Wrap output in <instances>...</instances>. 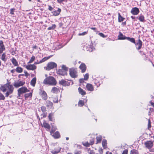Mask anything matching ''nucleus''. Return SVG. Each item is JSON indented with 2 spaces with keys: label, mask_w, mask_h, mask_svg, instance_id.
I'll return each mask as SVG.
<instances>
[{
  "label": "nucleus",
  "mask_w": 154,
  "mask_h": 154,
  "mask_svg": "<svg viewBox=\"0 0 154 154\" xmlns=\"http://www.w3.org/2000/svg\"><path fill=\"white\" fill-rule=\"evenodd\" d=\"M0 89L4 92H6L5 95L6 97H7L10 94L13 93L14 88L13 86L10 84L9 83H7L4 85H1Z\"/></svg>",
  "instance_id": "obj_1"
},
{
  "label": "nucleus",
  "mask_w": 154,
  "mask_h": 154,
  "mask_svg": "<svg viewBox=\"0 0 154 154\" xmlns=\"http://www.w3.org/2000/svg\"><path fill=\"white\" fill-rule=\"evenodd\" d=\"M43 83L45 84L51 85H55L57 84L55 79L52 76H49L45 79Z\"/></svg>",
  "instance_id": "obj_2"
},
{
  "label": "nucleus",
  "mask_w": 154,
  "mask_h": 154,
  "mask_svg": "<svg viewBox=\"0 0 154 154\" xmlns=\"http://www.w3.org/2000/svg\"><path fill=\"white\" fill-rule=\"evenodd\" d=\"M57 66L56 63L54 62H50L48 63L46 67H45L44 69L48 70H50V69L56 67Z\"/></svg>",
  "instance_id": "obj_3"
},
{
  "label": "nucleus",
  "mask_w": 154,
  "mask_h": 154,
  "mask_svg": "<svg viewBox=\"0 0 154 154\" xmlns=\"http://www.w3.org/2000/svg\"><path fill=\"white\" fill-rule=\"evenodd\" d=\"M69 72V75L71 77L75 78L77 77V72L76 69L73 68L70 69Z\"/></svg>",
  "instance_id": "obj_4"
},
{
  "label": "nucleus",
  "mask_w": 154,
  "mask_h": 154,
  "mask_svg": "<svg viewBox=\"0 0 154 154\" xmlns=\"http://www.w3.org/2000/svg\"><path fill=\"white\" fill-rule=\"evenodd\" d=\"M145 145L146 147L149 149L150 152L154 151V149H151L153 145V143L152 142L150 141H147L145 143Z\"/></svg>",
  "instance_id": "obj_5"
},
{
  "label": "nucleus",
  "mask_w": 154,
  "mask_h": 154,
  "mask_svg": "<svg viewBox=\"0 0 154 154\" xmlns=\"http://www.w3.org/2000/svg\"><path fill=\"white\" fill-rule=\"evenodd\" d=\"M29 91V90L26 87H24L19 88L18 90V94L20 96L21 94L25 93Z\"/></svg>",
  "instance_id": "obj_6"
},
{
  "label": "nucleus",
  "mask_w": 154,
  "mask_h": 154,
  "mask_svg": "<svg viewBox=\"0 0 154 154\" xmlns=\"http://www.w3.org/2000/svg\"><path fill=\"white\" fill-rule=\"evenodd\" d=\"M25 83V82L23 81H18L15 82L13 84V85L16 88H18L20 86L23 85Z\"/></svg>",
  "instance_id": "obj_7"
},
{
  "label": "nucleus",
  "mask_w": 154,
  "mask_h": 154,
  "mask_svg": "<svg viewBox=\"0 0 154 154\" xmlns=\"http://www.w3.org/2000/svg\"><path fill=\"white\" fill-rule=\"evenodd\" d=\"M26 68L28 70H33L36 69V66L34 64H29L26 65Z\"/></svg>",
  "instance_id": "obj_8"
},
{
  "label": "nucleus",
  "mask_w": 154,
  "mask_h": 154,
  "mask_svg": "<svg viewBox=\"0 0 154 154\" xmlns=\"http://www.w3.org/2000/svg\"><path fill=\"white\" fill-rule=\"evenodd\" d=\"M131 12L134 15H137L139 12V10L138 8L135 7L132 9Z\"/></svg>",
  "instance_id": "obj_9"
},
{
  "label": "nucleus",
  "mask_w": 154,
  "mask_h": 154,
  "mask_svg": "<svg viewBox=\"0 0 154 154\" xmlns=\"http://www.w3.org/2000/svg\"><path fill=\"white\" fill-rule=\"evenodd\" d=\"M39 94L45 100H46L47 99V95L45 91H41L39 92Z\"/></svg>",
  "instance_id": "obj_10"
},
{
  "label": "nucleus",
  "mask_w": 154,
  "mask_h": 154,
  "mask_svg": "<svg viewBox=\"0 0 154 154\" xmlns=\"http://www.w3.org/2000/svg\"><path fill=\"white\" fill-rule=\"evenodd\" d=\"M137 49L138 50L140 49L142 47V42L139 39L137 43H135Z\"/></svg>",
  "instance_id": "obj_11"
},
{
  "label": "nucleus",
  "mask_w": 154,
  "mask_h": 154,
  "mask_svg": "<svg viewBox=\"0 0 154 154\" xmlns=\"http://www.w3.org/2000/svg\"><path fill=\"white\" fill-rule=\"evenodd\" d=\"M57 73L62 75H67V72L65 71H63V69H59L57 71Z\"/></svg>",
  "instance_id": "obj_12"
},
{
  "label": "nucleus",
  "mask_w": 154,
  "mask_h": 154,
  "mask_svg": "<svg viewBox=\"0 0 154 154\" xmlns=\"http://www.w3.org/2000/svg\"><path fill=\"white\" fill-rule=\"evenodd\" d=\"M87 89L90 91H93L94 90V87L93 85L90 84H88L86 85Z\"/></svg>",
  "instance_id": "obj_13"
},
{
  "label": "nucleus",
  "mask_w": 154,
  "mask_h": 154,
  "mask_svg": "<svg viewBox=\"0 0 154 154\" xmlns=\"http://www.w3.org/2000/svg\"><path fill=\"white\" fill-rule=\"evenodd\" d=\"M79 68L81 70V72H84L86 70V66L84 63H82L80 66Z\"/></svg>",
  "instance_id": "obj_14"
},
{
  "label": "nucleus",
  "mask_w": 154,
  "mask_h": 154,
  "mask_svg": "<svg viewBox=\"0 0 154 154\" xmlns=\"http://www.w3.org/2000/svg\"><path fill=\"white\" fill-rule=\"evenodd\" d=\"M118 39L120 40H123L126 39L127 37H125V36L122 33L120 32H119V35L118 36Z\"/></svg>",
  "instance_id": "obj_15"
},
{
  "label": "nucleus",
  "mask_w": 154,
  "mask_h": 154,
  "mask_svg": "<svg viewBox=\"0 0 154 154\" xmlns=\"http://www.w3.org/2000/svg\"><path fill=\"white\" fill-rule=\"evenodd\" d=\"M59 91V89L56 87H53L51 90V92L54 93H57Z\"/></svg>",
  "instance_id": "obj_16"
},
{
  "label": "nucleus",
  "mask_w": 154,
  "mask_h": 154,
  "mask_svg": "<svg viewBox=\"0 0 154 154\" xmlns=\"http://www.w3.org/2000/svg\"><path fill=\"white\" fill-rule=\"evenodd\" d=\"M61 11V9L58 8V10L57 11H55L52 12V13L54 15L57 16L60 13Z\"/></svg>",
  "instance_id": "obj_17"
},
{
  "label": "nucleus",
  "mask_w": 154,
  "mask_h": 154,
  "mask_svg": "<svg viewBox=\"0 0 154 154\" xmlns=\"http://www.w3.org/2000/svg\"><path fill=\"white\" fill-rule=\"evenodd\" d=\"M42 126L45 128L49 129L50 128V125L45 122H44L42 124Z\"/></svg>",
  "instance_id": "obj_18"
},
{
  "label": "nucleus",
  "mask_w": 154,
  "mask_h": 154,
  "mask_svg": "<svg viewBox=\"0 0 154 154\" xmlns=\"http://www.w3.org/2000/svg\"><path fill=\"white\" fill-rule=\"evenodd\" d=\"M11 61L13 64L16 66H18V64L17 61L14 58H13L11 60Z\"/></svg>",
  "instance_id": "obj_19"
},
{
  "label": "nucleus",
  "mask_w": 154,
  "mask_h": 154,
  "mask_svg": "<svg viewBox=\"0 0 154 154\" xmlns=\"http://www.w3.org/2000/svg\"><path fill=\"white\" fill-rule=\"evenodd\" d=\"M36 80V79L35 77L33 78L31 81L30 84L33 87L35 85Z\"/></svg>",
  "instance_id": "obj_20"
},
{
  "label": "nucleus",
  "mask_w": 154,
  "mask_h": 154,
  "mask_svg": "<svg viewBox=\"0 0 154 154\" xmlns=\"http://www.w3.org/2000/svg\"><path fill=\"white\" fill-rule=\"evenodd\" d=\"M60 148L59 147H58L56 149L52 150L51 152L53 154H56L60 152Z\"/></svg>",
  "instance_id": "obj_21"
},
{
  "label": "nucleus",
  "mask_w": 154,
  "mask_h": 154,
  "mask_svg": "<svg viewBox=\"0 0 154 154\" xmlns=\"http://www.w3.org/2000/svg\"><path fill=\"white\" fill-rule=\"evenodd\" d=\"M78 91L79 93L82 95H85L86 94L85 92V91L82 89L80 88H79Z\"/></svg>",
  "instance_id": "obj_22"
},
{
  "label": "nucleus",
  "mask_w": 154,
  "mask_h": 154,
  "mask_svg": "<svg viewBox=\"0 0 154 154\" xmlns=\"http://www.w3.org/2000/svg\"><path fill=\"white\" fill-rule=\"evenodd\" d=\"M53 137L55 138H58L60 137V134L58 131L56 132L53 135Z\"/></svg>",
  "instance_id": "obj_23"
},
{
  "label": "nucleus",
  "mask_w": 154,
  "mask_h": 154,
  "mask_svg": "<svg viewBox=\"0 0 154 154\" xmlns=\"http://www.w3.org/2000/svg\"><path fill=\"white\" fill-rule=\"evenodd\" d=\"M46 103H47V106L48 107L50 108L52 107V105H53V103L51 102L50 101H46Z\"/></svg>",
  "instance_id": "obj_24"
},
{
  "label": "nucleus",
  "mask_w": 154,
  "mask_h": 154,
  "mask_svg": "<svg viewBox=\"0 0 154 154\" xmlns=\"http://www.w3.org/2000/svg\"><path fill=\"white\" fill-rule=\"evenodd\" d=\"M102 145L104 149L106 148V140H103L102 142Z\"/></svg>",
  "instance_id": "obj_25"
},
{
  "label": "nucleus",
  "mask_w": 154,
  "mask_h": 154,
  "mask_svg": "<svg viewBox=\"0 0 154 154\" xmlns=\"http://www.w3.org/2000/svg\"><path fill=\"white\" fill-rule=\"evenodd\" d=\"M124 18L122 17L120 14L118 13V21L119 22H121L123 21Z\"/></svg>",
  "instance_id": "obj_26"
},
{
  "label": "nucleus",
  "mask_w": 154,
  "mask_h": 154,
  "mask_svg": "<svg viewBox=\"0 0 154 154\" xmlns=\"http://www.w3.org/2000/svg\"><path fill=\"white\" fill-rule=\"evenodd\" d=\"M51 56H50L48 57H45L43 58L42 60L40 61V63H42V62H45V61L47 60L50 57H51Z\"/></svg>",
  "instance_id": "obj_27"
},
{
  "label": "nucleus",
  "mask_w": 154,
  "mask_h": 154,
  "mask_svg": "<svg viewBox=\"0 0 154 154\" xmlns=\"http://www.w3.org/2000/svg\"><path fill=\"white\" fill-rule=\"evenodd\" d=\"M59 83L60 84L63 86H65L66 85V81L63 79L59 81Z\"/></svg>",
  "instance_id": "obj_28"
},
{
  "label": "nucleus",
  "mask_w": 154,
  "mask_h": 154,
  "mask_svg": "<svg viewBox=\"0 0 154 154\" xmlns=\"http://www.w3.org/2000/svg\"><path fill=\"white\" fill-rule=\"evenodd\" d=\"M16 71L18 73H21L23 72V69L21 67H18L16 69Z\"/></svg>",
  "instance_id": "obj_29"
},
{
  "label": "nucleus",
  "mask_w": 154,
  "mask_h": 154,
  "mask_svg": "<svg viewBox=\"0 0 154 154\" xmlns=\"http://www.w3.org/2000/svg\"><path fill=\"white\" fill-rule=\"evenodd\" d=\"M84 104V102L82 100H79L78 103V106H79L82 107L83 106Z\"/></svg>",
  "instance_id": "obj_30"
},
{
  "label": "nucleus",
  "mask_w": 154,
  "mask_h": 154,
  "mask_svg": "<svg viewBox=\"0 0 154 154\" xmlns=\"http://www.w3.org/2000/svg\"><path fill=\"white\" fill-rule=\"evenodd\" d=\"M96 139L97 140V143H100L102 140V136L100 135L97 136Z\"/></svg>",
  "instance_id": "obj_31"
},
{
  "label": "nucleus",
  "mask_w": 154,
  "mask_h": 154,
  "mask_svg": "<svg viewBox=\"0 0 154 154\" xmlns=\"http://www.w3.org/2000/svg\"><path fill=\"white\" fill-rule=\"evenodd\" d=\"M61 68L63 71H65L66 72L68 70V68L65 65H62L61 66Z\"/></svg>",
  "instance_id": "obj_32"
},
{
  "label": "nucleus",
  "mask_w": 154,
  "mask_h": 154,
  "mask_svg": "<svg viewBox=\"0 0 154 154\" xmlns=\"http://www.w3.org/2000/svg\"><path fill=\"white\" fill-rule=\"evenodd\" d=\"M126 39H127L128 40L130 41V42H133L134 43H135V40L133 38H131L129 37H127V38Z\"/></svg>",
  "instance_id": "obj_33"
},
{
  "label": "nucleus",
  "mask_w": 154,
  "mask_h": 154,
  "mask_svg": "<svg viewBox=\"0 0 154 154\" xmlns=\"http://www.w3.org/2000/svg\"><path fill=\"white\" fill-rule=\"evenodd\" d=\"M139 19L141 22H143L144 20V17L142 15H140L139 16Z\"/></svg>",
  "instance_id": "obj_34"
},
{
  "label": "nucleus",
  "mask_w": 154,
  "mask_h": 154,
  "mask_svg": "<svg viewBox=\"0 0 154 154\" xmlns=\"http://www.w3.org/2000/svg\"><path fill=\"white\" fill-rule=\"evenodd\" d=\"M130 154H139L137 150L133 149L131 150Z\"/></svg>",
  "instance_id": "obj_35"
},
{
  "label": "nucleus",
  "mask_w": 154,
  "mask_h": 154,
  "mask_svg": "<svg viewBox=\"0 0 154 154\" xmlns=\"http://www.w3.org/2000/svg\"><path fill=\"white\" fill-rule=\"evenodd\" d=\"M35 56H32L30 58V60L28 62L29 63H32L35 60Z\"/></svg>",
  "instance_id": "obj_36"
},
{
  "label": "nucleus",
  "mask_w": 154,
  "mask_h": 154,
  "mask_svg": "<svg viewBox=\"0 0 154 154\" xmlns=\"http://www.w3.org/2000/svg\"><path fill=\"white\" fill-rule=\"evenodd\" d=\"M56 27V26L55 24H53L51 26L49 27L48 29V30H50L51 29H53L55 28Z\"/></svg>",
  "instance_id": "obj_37"
},
{
  "label": "nucleus",
  "mask_w": 154,
  "mask_h": 154,
  "mask_svg": "<svg viewBox=\"0 0 154 154\" xmlns=\"http://www.w3.org/2000/svg\"><path fill=\"white\" fill-rule=\"evenodd\" d=\"M32 96V93H30L29 94H25V97L26 98H27L29 97H31Z\"/></svg>",
  "instance_id": "obj_38"
},
{
  "label": "nucleus",
  "mask_w": 154,
  "mask_h": 154,
  "mask_svg": "<svg viewBox=\"0 0 154 154\" xmlns=\"http://www.w3.org/2000/svg\"><path fill=\"white\" fill-rule=\"evenodd\" d=\"M82 144L85 146L86 147L89 146L90 145V143H89L88 142H83L82 143Z\"/></svg>",
  "instance_id": "obj_39"
},
{
  "label": "nucleus",
  "mask_w": 154,
  "mask_h": 154,
  "mask_svg": "<svg viewBox=\"0 0 154 154\" xmlns=\"http://www.w3.org/2000/svg\"><path fill=\"white\" fill-rule=\"evenodd\" d=\"M89 78V75L88 73H86L84 76V79L85 80H87Z\"/></svg>",
  "instance_id": "obj_40"
},
{
  "label": "nucleus",
  "mask_w": 154,
  "mask_h": 154,
  "mask_svg": "<svg viewBox=\"0 0 154 154\" xmlns=\"http://www.w3.org/2000/svg\"><path fill=\"white\" fill-rule=\"evenodd\" d=\"M5 53H3L2 55V57H1V59L4 61H5Z\"/></svg>",
  "instance_id": "obj_41"
},
{
  "label": "nucleus",
  "mask_w": 154,
  "mask_h": 154,
  "mask_svg": "<svg viewBox=\"0 0 154 154\" xmlns=\"http://www.w3.org/2000/svg\"><path fill=\"white\" fill-rule=\"evenodd\" d=\"M5 99L4 95L2 93H0V100H4Z\"/></svg>",
  "instance_id": "obj_42"
},
{
  "label": "nucleus",
  "mask_w": 154,
  "mask_h": 154,
  "mask_svg": "<svg viewBox=\"0 0 154 154\" xmlns=\"http://www.w3.org/2000/svg\"><path fill=\"white\" fill-rule=\"evenodd\" d=\"M53 116V114L52 113H50L48 116V118L49 119L50 121H52V117Z\"/></svg>",
  "instance_id": "obj_43"
},
{
  "label": "nucleus",
  "mask_w": 154,
  "mask_h": 154,
  "mask_svg": "<svg viewBox=\"0 0 154 154\" xmlns=\"http://www.w3.org/2000/svg\"><path fill=\"white\" fill-rule=\"evenodd\" d=\"M88 152L89 154H95V152L93 150L89 149L88 151Z\"/></svg>",
  "instance_id": "obj_44"
},
{
  "label": "nucleus",
  "mask_w": 154,
  "mask_h": 154,
  "mask_svg": "<svg viewBox=\"0 0 154 154\" xmlns=\"http://www.w3.org/2000/svg\"><path fill=\"white\" fill-rule=\"evenodd\" d=\"M67 0H57V2L59 3H62L63 2H66Z\"/></svg>",
  "instance_id": "obj_45"
},
{
  "label": "nucleus",
  "mask_w": 154,
  "mask_h": 154,
  "mask_svg": "<svg viewBox=\"0 0 154 154\" xmlns=\"http://www.w3.org/2000/svg\"><path fill=\"white\" fill-rule=\"evenodd\" d=\"M94 49V48L92 46H90L89 47V48L88 49V50L90 51H92Z\"/></svg>",
  "instance_id": "obj_46"
},
{
  "label": "nucleus",
  "mask_w": 154,
  "mask_h": 154,
  "mask_svg": "<svg viewBox=\"0 0 154 154\" xmlns=\"http://www.w3.org/2000/svg\"><path fill=\"white\" fill-rule=\"evenodd\" d=\"M98 34L100 36L103 38H105L106 37V36H105L103 33L101 32L99 33Z\"/></svg>",
  "instance_id": "obj_47"
},
{
  "label": "nucleus",
  "mask_w": 154,
  "mask_h": 154,
  "mask_svg": "<svg viewBox=\"0 0 154 154\" xmlns=\"http://www.w3.org/2000/svg\"><path fill=\"white\" fill-rule=\"evenodd\" d=\"M53 102L54 103H57L58 102V98L57 97H55L54 99H53Z\"/></svg>",
  "instance_id": "obj_48"
},
{
  "label": "nucleus",
  "mask_w": 154,
  "mask_h": 154,
  "mask_svg": "<svg viewBox=\"0 0 154 154\" xmlns=\"http://www.w3.org/2000/svg\"><path fill=\"white\" fill-rule=\"evenodd\" d=\"M87 32H83L82 33H80L79 34V35H85L87 34Z\"/></svg>",
  "instance_id": "obj_49"
},
{
  "label": "nucleus",
  "mask_w": 154,
  "mask_h": 154,
  "mask_svg": "<svg viewBox=\"0 0 154 154\" xmlns=\"http://www.w3.org/2000/svg\"><path fill=\"white\" fill-rule=\"evenodd\" d=\"M41 110L43 112H45L46 111V109L45 107L44 106H42L41 108Z\"/></svg>",
  "instance_id": "obj_50"
},
{
  "label": "nucleus",
  "mask_w": 154,
  "mask_h": 154,
  "mask_svg": "<svg viewBox=\"0 0 154 154\" xmlns=\"http://www.w3.org/2000/svg\"><path fill=\"white\" fill-rule=\"evenodd\" d=\"M95 83L96 85L97 86V87H98L99 86H100V83L99 82H98L97 81H96L95 82Z\"/></svg>",
  "instance_id": "obj_51"
},
{
  "label": "nucleus",
  "mask_w": 154,
  "mask_h": 154,
  "mask_svg": "<svg viewBox=\"0 0 154 154\" xmlns=\"http://www.w3.org/2000/svg\"><path fill=\"white\" fill-rule=\"evenodd\" d=\"M15 10V9L14 8H12L10 10L11 11H10V14H14V12Z\"/></svg>",
  "instance_id": "obj_52"
},
{
  "label": "nucleus",
  "mask_w": 154,
  "mask_h": 154,
  "mask_svg": "<svg viewBox=\"0 0 154 154\" xmlns=\"http://www.w3.org/2000/svg\"><path fill=\"white\" fill-rule=\"evenodd\" d=\"M151 127L150 121L149 120H148V128L149 129Z\"/></svg>",
  "instance_id": "obj_53"
},
{
  "label": "nucleus",
  "mask_w": 154,
  "mask_h": 154,
  "mask_svg": "<svg viewBox=\"0 0 154 154\" xmlns=\"http://www.w3.org/2000/svg\"><path fill=\"white\" fill-rule=\"evenodd\" d=\"M128 150H125L124 151L122 154H127Z\"/></svg>",
  "instance_id": "obj_54"
},
{
  "label": "nucleus",
  "mask_w": 154,
  "mask_h": 154,
  "mask_svg": "<svg viewBox=\"0 0 154 154\" xmlns=\"http://www.w3.org/2000/svg\"><path fill=\"white\" fill-rule=\"evenodd\" d=\"M24 73L25 74V76H27L29 75V74L26 71H24Z\"/></svg>",
  "instance_id": "obj_55"
},
{
  "label": "nucleus",
  "mask_w": 154,
  "mask_h": 154,
  "mask_svg": "<svg viewBox=\"0 0 154 154\" xmlns=\"http://www.w3.org/2000/svg\"><path fill=\"white\" fill-rule=\"evenodd\" d=\"M94 140L93 139H92V141L90 142V145H93V143H94Z\"/></svg>",
  "instance_id": "obj_56"
},
{
  "label": "nucleus",
  "mask_w": 154,
  "mask_h": 154,
  "mask_svg": "<svg viewBox=\"0 0 154 154\" xmlns=\"http://www.w3.org/2000/svg\"><path fill=\"white\" fill-rule=\"evenodd\" d=\"M84 79H79V81L80 83H82L84 82Z\"/></svg>",
  "instance_id": "obj_57"
},
{
  "label": "nucleus",
  "mask_w": 154,
  "mask_h": 154,
  "mask_svg": "<svg viewBox=\"0 0 154 154\" xmlns=\"http://www.w3.org/2000/svg\"><path fill=\"white\" fill-rule=\"evenodd\" d=\"M48 9L50 11H52L53 9V8L50 6H48Z\"/></svg>",
  "instance_id": "obj_58"
},
{
  "label": "nucleus",
  "mask_w": 154,
  "mask_h": 154,
  "mask_svg": "<svg viewBox=\"0 0 154 154\" xmlns=\"http://www.w3.org/2000/svg\"><path fill=\"white\" fill-rule=\"evenodd\" d=\"M40 63V61L38 62H35L34 63V64H39V63Z\"/></svg>",
  "instance_id": "obj_59"
},
{
  "label": "nucleus",
  "mask_w": 154,
  "mask_h": 154,
  "mask_svg": "<svg viewBox=\"0 0 154 154\" xmlns=\"http://www.w3.org/2000/svg\"><path fill=\"white\" fill-rule=\"evenodd\" d=\"M14 71H15L14 69H12L11 71V72L12 73H13L14 72Z\"/></svg>",
  "instance_id": "obj_60"
},
{
  "label": "nucleus",
  "mask_w": 154,
  "mask_h": 154,
  "mask_svg": "<svg viewBox=\"0 0 154 154\" xmlns=\"http://www.w3.org/2000/svg\"><path fill=\"white\" fill-rule=\"evenodd\" d=\"M54 131V130H51L50 131V133H51V134L53 133Z\"/></svg>",
  "instance_id": "obj_61"
},
{
  "label": "nucleus",
  "mask_w": 154,
  "mask_h": 154,
  "mask_svg": "<svg viewBox=\"0 0 154 154\" xmlns=\"http://www.w3.org/2000/svg\"><path fill=\"white\" fill-rule=\"evenodd\" d=\"M151 105L153 106H154V103H152V102H151Z\"/></svg>",
  "instance_id": "obj_62"
},
{
  "label": "nucleus",
  "mask_w": 154,
  "mask_h": 154,
  "mask_svg": "<svg viewBox=\"0 0 154 154\" xmlns=\"http://www.w3.org/2000/svg\"><path fill=\"white\" fill-rule=\"evenodd\" d=\"M106 154H112V153L111 152H107Z\"/></svg>",
  "instance_id": "obj_63"
},
{
  "label": "nucleus",
  "mask_w": 154,
  "mask_h": 154,
  "mask_svg": "<svg viewBox=\"0 0 154 154\" xmlns=\"http://www.w3.org/2000/svg\"><path fill=\"white\" fill-rule=\"evenodd\" d=\"M131 17L132 19H134V18H135V17H133V16H132Z\"/></svg>",
  "instance_id": "obj_64"
}]
</instances>
